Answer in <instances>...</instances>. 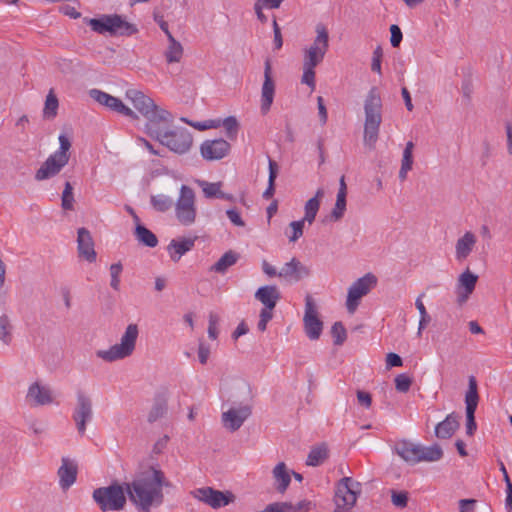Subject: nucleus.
I'll return each mask as SVG.
<instances>
[{
    "instance_id": "1",
    "label": "nucleus",
    "mask_w": 512,
    "mask_h": 512,
    "mask_svg": "<svg viewBox=\"0 0 512 512\" xmlns=\"http://www.w3.org/2000/svg\"><path fill=\"white\" fill-rule=\"evenodd\" d=\"M164 474L153 467L140 473L132 482H125L130 501L139 512H150L163 503Z\"/></svg>"
},
{
    "instance_id": "2",
    "label": "nucleus",
    "mask_w": 512,
    "mask_h": 512,
    "mask_svg": "<svg viewBox=\"0 0 512 512\" xmlns=\"http://www.w3.org/2000/svg\"><path fill=\"white\" fill-rule=\"evenodd\" d=\"M313 43L303 51V74L301 82L315 89V68L324 59L329 48V33L323 24H317Z\"/></svg>"
},
{
    "instance_id": "3",
    "label": "nucleus",
    "mask_w": 512,
    "mask_h": 512,
    "mask_svg": "<svg viewBox=\"0 0 512 512\" xmlns=\"http://www.w3.org/2000/svg\"><path fill=\"white\" fill-rule=\"evenodd\" d=\"M172 123L160 122L156 126L150 125V132L147 135L176 154H186L192 147L193 136L185 127L170 129Z\"/></svg>"
},
{
    "instance_id": "4",
    "label": "nucleus",
    "mask_w": 512,
    "mask_h": 512,
    "mask_svg": "<svg viewBox=\"0 0 512 512\" xmlns=\"http://www.w3.org/2000/svg\"><path fill=\"white\" fill-rule=\"evenodd\" d=\"M382 99L376 87H372L364 101V144L374 148L378 137L380 125L382 123Z\"/></svg>"
},
{
    "instance_id": "5",
    "label": "nucleus",
    "mask_w": 512,
    "mask_h": 512,
    "mask_svg": "<svg viewBox=\"0 0 512 512\" xmlns=\"http://www.w3.org/2000/svg\"><path fill=\"white\" fill-rule=\"evenodd\" d=\"M126 97L132 102L134 108L147 120L145 132L149 134L150 125H158L160 122H174L173 115L164 108L157 106L153 99L142 91L128 89Z\"/></svg>"
},
{
    "instance_id": "6",
    "label": "nucleus",
    "mask_w": 512,
    "mask_h": 512,
    "mask_svg": "<svg viewBox=\"0 0 512 512\" xmlns=\"http://www.w3.org/2000/svg\"><path fill=\"white\" fill-rule=\"evenodd\" d=\"M126 486L112 483L106 487H99L93 491V499L101 511H120L124 509L126 499Z\"/></svg>"
},
{
    "instance_id": "7",
    "label": "nucleus",
    "mask_w": 512,
    "mask_h": 512,
    "mask_svg": "<svg viewBox=\"0 0 512 512\" xmlns=\"http://www.w3.org/2000/svg\"><path fill=\"white\" fill-rule=\"evenodd\" d=\"M361 487V483L351 477L341 478L335 485L333 512H351L361 494Z\"/></svg>"
},
{
    "instance_id": "8",
    "label": "nucleus",
    "mask_w": 512,
    "mask_h": 512,
    "mask_svg": "<svg viewBox=\"0 0 512 512\" xmlns=\"http://www.w3.org/2000/svg\"><path fill=\"white\" fill-rule=\"evenodd\" d=\"M138 334V326L129 324L121 336L120 343L111 346L107 350H98L96 352L97 357L106 362H113L130 356L135 349Z\"/></svg>"
},
{
    "instance_id": "9",
    "label": "nucleus",
    "mask_w": 512,
    "mask_h": 512,
    "mask_svg": "<svg viewBox=\"0 0 512 512\" xmlns=\"http://www.w3.org/2000/svg\"><path fill=\"white\" fill-rule=\"evenodd\" d=\"M89 26L99 34L109 33L111 35H132L138 30L134 24L127 22L120 15H102L100 18L89 20Z\"/></svg>"
},
{
    "instance_id": "10",
    "label": "nucleus",
    "mask_w": 512,
    "mask_h": 512,
    "mask_svg": "<svg viewBox=\"0 0 512 512\" xmlns=\"http://www.w3.org/2000/svg\"><path fill=\"white\" fill-rule=\"evenodd\" d=\"M175 215L180 224L190 226L196 220L195 193L192 188L182 185L175 203Z\"/></svg>"
},
{
    "instance_id": "11",
    "label": "nucleus",
    "mask_w": 512,
    "mask_h": 512,
    "mask_svg": "<svg viewBox=\"0 0 512 512\" xmlns=\"http://www.w3.org/2000/svg\"><path fill=\"white\" fill-rule=\"evenodd\" d=\"M376 284L377 278L372 273H367L353 282L347 294L346 307L348 312L354 313L359 305V300L367 295Z\"/></svg>"
},
{
    "instance_id": "12",
    "label": "nucleus",
    "mask_w": 512,
    "mask_h": 512,
    "mask_svg": "<svg viewBox=\"0 0 512 512\" xmlns=\"http://www.w3.org/2000/svg\"><path fill=\"white\" fill-rule=\"evenodd\" d=\"M72 418L78 433L83 436L86 432L87 423L93 418V406L91 398L82 390H78L76 393V406Z\"/></svg>"
},
{
    "instance_id": "13",
    "label": "nucleus",
    "mask_w": 512,
    "mask_h": 512,
    "mask_svg": "<svg viewBox=\"0 0 512 512\" xmlns=\"http://www.w3.org/2000/svg\"><path fill=\"white\" fill-rule=\"evenodd\" d=\"M478 401L479 395L477 390V381L474 376H470L468 390L465 395L466 433L469 436H472L477 429V424L475 421V411L477 409Z\"/></svg>"
},
{
    "instance_id": "14",
    "label": "nucleus",
    "mask_w": 512,
    "mask_h": 512,
    "mask_svg": "<svg viewBox=\"0 0 512 512\" xmlns=\"http://www.w3.org/2000/svg\"><path fill=\"white\" fill-rule=\"evenodd\" d=\"M304 328L306 335L311 340H317L323 329V323L318 318L317 310L313 298L307 295L305 298Z\"/></svg>"
},
{
    "instance_id": "15",
    "label": "nucleus",
    "mask_w": 512,
    "mask_h": 512,
    "mask_svg": "<svg viewBox=\"0 0 512 512\" xmlns=\"http://www.w3.org/2000/svg\"><path fill=\"white\" fill-rule=\"evenodd\" d=\"M89 96L99 104L107 107L112 111H115L117 113H120L133 119L137 118L135 112L126 105H124V103L119 98L114 97L104 91L94 88L89 90Z\"/></svg>"
},
{
    "instance_id": "16",
    "label": "nucleus",
    "mask_w": 512,
    "mask_h": 512,
    "mask_svg": "<svg viewBox=\"0 0 512 512\" xmlns=\"http://www.w3.org/2000/svg\"><path fill=\"white\" fill-rule=\"evenodd\" d=\"M275 96V82L272 78V65L270 59L264 62V81L261 88L260 109L263 114L270 110Z\"/></svg>"
},
{
    "instance_id": "17",
    "label": "nucleus",
    "mask_w": 512,
    "mask_h": 512,
    "mask_svg": "<svg viewBox=\"0 0 512 512\" xmlns=\"http://www.w3.org/2000/svg\"><path fill=\"white\" fill-rule=\"evenodd\" d=\"M252 409L250 405H240L238 407H231L222 413V423L226 429L231 432L237 431L250 417Z\"/></svg>"
},
{
    "instance_id": "18",
    "label": "nucleus",
    "mask_w": 512,
    "mask_h": 512,
    "mask_svg": "<svg viewBox=\"0 0 512 512\" xmlns=\"http://www.w3.org/2000/svg\"><path fill=\"white\" fill-rule=\"evenodd\" d=\"M194 497L214 509L228 505L232 501V494L227 495L211 487L199 488L193 492Z\"/></svg>"
},
{
    "instance_id": "19",
    "label": "nucleus",
    "mask_w": 512,
    "mask_h": 512,
    "mask_svg": "<svg viewBox=\"0 0 512 512\" xmlns=\"http://www.w3.org/2000/svg\"><path fill=\"white\" fill-rule=\"evenodd\" d=\"M230 151V144L220 138L206 140L200 146V153L205 160L214 161L224 158Z\"/></svg>"
},
{
    "instance_id": "20",
    "label": "nucleus",
    "mask_w": 512,
    "mask_h": 512,
    "mask_svg": "<svg viewBox=\"0 0 512 512\" xmlns=\"http://www.w3.org/2000/svg\"><path fill=\"white\" fill-rule=\"evenodd\" d=\"M309 275L310 269L295 257L285 263L278 272V277L288 282H298Z\"/></svg>"
},
{
    "instance_id": "21",
    "label": "nucleus",
    "mask_w": 512,
    "mask_h": 512,
    "mask_svg": "<svg viewBox=\"0 0 512 512\" xmlns=\"http://www.w3.org/2000/svg\"><path fill=\"white\" fill-rule=\"evenodd\" d=\"M478 281V276L466 269L460 274L456 284V294L458 304H464L473 293Z\"/></svg>"
},
{
    "instance_id": "22",
    "label": "nucleus",
    "mask_w": 512,
    "mask_h": 512,
    "mask_svg": "<svg viewBox=\"0 0 512 512\" xmlns=\"http://www.w3.org/2000/svg\"><path fill=\"white\" fill-rule=\"evenodd\" d=\"M26 400L31 406L48 405L53 402L52 392L49 387L35 382L29 386Z\"/></svg>"
},
{
    "instance_id": "23",
    "label": "nucleus",
    "mask_w": 512,
    "mask_h": 512,
    "mask_svg": "<svg viewBox=\"0 0 512 512\" xmlns=\"http://www.w3.org/2000/svg\"><path fill=\"white\" fill-rule=\"evenodd\" d=\"M77 249L80 257L92 263L96 260L94 242L90 232L86 228L77 231Z\"/></svg>"
},
{
    "instance_id": "24",
    "label": "nucleus",
    "mask_w": 512,
    "mask_h": 512,
    "mask_svg": "<svg viewBox=\"0 0 512 512\" xmlns=\"http://www.w3.org/2000/svg\"><path fill=\"white\" fill-rule=\"evenodd\" d=\"M68 163L65 159L59 158L55 154H51L41 167L36 171L35 179L43 181L57 175L61 169Z\"/></svg>"
},
{
    "instance_id": "25",
    "label": "nucleus",
    "mask_w": 512,
    "mask_h": 512,
    "mask_svg": "<svg viewBox=\"0 0 512 512\" xmlns=\"http://www.w3.org/2000/svg\"><path fill=\"white\" fill-rule=\"evenodd\" d=\"M59 485L63 490L69 489L76 481L77 465L69 458H62V464L58 469Z\"/></svg>"
},
{
    "instance_id": "26",
    "label": "nucleus",
    "mask_w": 512,
    "mask_h": 512,
    "mask_svg": "<svg viewBox=\"0 0 512 512\" xmlns=\"http://www.w3.org/2000/svg\"><path fill=\"white\" fill-rule=\"evenodd\" d=\"M254 296L263 304V308L274 309L281 298V293L275 285H266L258 288Z\"/></svg>"
},
{
    "instance_id": "27",
    "label": "nucleus",
    "mask_w": 512,
    "mask_h": 512,
    "mask_svg": "<svg viewBox=\"0 0 512 512\" xmlns=\"http://www.w3.org/2000/svg\"><path fill=\"white\" fill-rule=\"evenodd\" d=\"M395 451L407 463H419L420 444L402 440L396 443Z\"/></svg>"
},
{
    "instance_id": "28",
    "label": "nucleus",
    "mask_w": 512,
    "mask_h": 512,
    "mask_svg": "<svg viewBox=\"0 0 512 512\" xmlns=\"http://www.w3.org/2000/svg\"><path fill=\"white\" fill-rule=\"evenodd\" d=\"M194 243V238H182L180 240H171L167 247L171 260L174 262H178L185 253H187L194 247Z\"/></svg>"
},
{
    "instance_id": "29",
    "label": "nucleus",
    "mask_w": 512,
    "mask_h": 512,
    "mask_svg": "<svg viewBox=\"0 0 512 512\" xmlns=\"http://www.w3.org/2000/svg\"><path fill=\"white\" fill-rule=\"evenodd\" d=\"M458 427V416L455 413H451L436 425L435 435L440 439H448L455 433Z\"/></svg>"
},
{
    "instance_id": "30",
    "label": "nucleus",
    "mask_w": 512,
    "mask_h": 512,
    "mask_svg": "<svg viewBox=\"0 0 512 512\" xmlns=\"http://www.w3.org/2000/svg\"><path fill=\"white\" fill-rule=\"evenodd\" d=\"M272 475L275 481L276 490L283 494L291 482V474L289 473L286 464L284 462L278 463L273 468Z\"/></svg>"
},
{
    "instance_id": "31",
    "label": "nucleus",
    "mask_w": 512,
    "mask_h": 512,
    "mask_svg": "<svg viewBox=\"0 0 512 512\" xmlns=\"http://www.w3.org/2000/svg\"><path fill=\"white\" fill-rule=\"evenodd\" d=\"M324 196V190L322 188H319L315 196L310 198L304 206V217L301 219L304 222H307L308 224H312L315 221L316 215L320 208L321 199Z\"/></svg>"
},
{
    "instance_id": "32",
    "label": "nucleus",
    "mask_w": 512,
    "mask_h": 512,
    "mask_svg": "<svg viewBox=\"0 0 512 512\" xmlns=\"http://www.w3.org/2000/svg\"><path fill=\"white\" fill-rule=\"evenodd\" d=\"M476 243L475 235L471 232H466L456 242V258L457 260L466 259L471 253Z\"/></svg>"
},
{
    "instance_id": "33",
    "label": "nucleus",
    "mask_w": 512,
    "mask_h": 512,
    "mask_svg": "<svg viewBox=\"0 0 512 512\" xmlns=\"http://www.w3.org/2000/svg\"><path fill=\"white\" fill-rule=\"evenodd\" d=\"M198 184L202 188V191L204 193V196L206 198H219V199H225L228 201L233 200V196L231 194H226L221 191V182H207V181H198Z\"/></svg>"
},
{
    "instance_id": "34",
    "label": "nucleus",
    "mask_w": 512,
    "mask_h": 512,
    "mask_svg": "<svg viewBox=\"0 0 512 512\" xmlns=\"http://www.w3.org/2000/svg\"><path fill=\"white\" fill-rule=\"evenodd\" d=\"M413 149H414V143L412 141H408L403 150L401 167H400L399 175H398V177L401 181L406 180L408 172L413 167Z\"/></svg>"
},
{
    "instance_id": "35",
    "label": "nucleus",
    "mask_w": 512,
    "mask_h": 512,
    "mask_svg": "<svg viewBox=\"0 0 512 512\" xmlns=\"http://www.w3.org/2000/svg\"><path fill=\"white\" fill-rule=\"evenodd\" d=\"M327 458L328 447L326 444L322 443L311 448L307 456L306 465L316 467L321 465Z\"/></svg>"
},
{
    "instance_id": "36",
    "label": "nucleus",
    "mask_w": 512,
    "mask_h": 512,
    "mask_svg": "<svg viewBox=\"0 0 512 512\" xmlns=\"http://www.w3.org/2000/svg\"><path fill=\"white\" fill-rule=\"evenodd\" d=\"M239 259V254L229 250L225 252L219 260L211 267V270L224 274L228 268L235 265Z\"/></svg>"
},
{
    "instance_id": "37",
    "label": "nucleus",
    "mask_w": 512,
    "mask_h": 512,
    "mask_svg": "<svg viewBox=\"0 0 512 512\" xmlns=\"http://www.w3.org/2000/svg\"><path fill=\"white\" fill-rule=\"evenodd\" d=\"M443 457V450L438 444L420 445L419 462H435Z\"/></svg>"
},
{
    "instance_id": "38",
    "label": "nucleus",
    "mask_w": 512,
    "mask_h": 512,
    "mask_svg": "<svg viewBox=\"0 0 512 512\" xmlns=\"http://www.w3.org/2000/svg\"><path fill=\"white\" fill-rule=\"evenodd\" d=\"M167 39L169 41L168 48L165 52V57H166L167 62L168 63L179 62L183 55L182 45L180 44V42H178L173 37V35H169V37H167Z\"/></svg>"
},
{
    "instance_id": "39",
    "label": "nucleus",
    "mask_w": 512,
    "mask_h": 512,
    "mask_svg": "<svg viewBox=\"0 0 512 512\" xmlns=\"http://www.w3.org/2000/svg\"><path fill=\"white\" fill-rule=\"evenodd\" d=\"M135 236L139 242L148 247L153 248L158 244L156 235L141 224H137L135 228Z\"/></svg>"
},
{
    "instance_id": "40",
    "label": "nucleus",
    "mask_w": 512,
    "mask_h": 512,
    "mask_svg": "<svg viewBox=\"0 0 512 512\" xmlns=\"http://www.w3.org/2000/svg\"><path fill=\"white\" fill-rule=\"evenodd\" d=\"M59 107V101L54 94L53 90H50L46 96L44 109H43V117L45 119H54L57 116V111Z\"/></svg>"
},
{
    "instance_id": "41",
    "label": "nucleus",
    "mask_w": 512,
    "mask_h": 512,
    "mask_svg": "<svg viewBox=\"0 0 512 512\" xmlns=\"http://www.w3.org/2000/svg\"><path fill=\"white\" fill-rule=\"evenodd\" d=\"M151 204L155 210L159 212H166L172 208L174 201L167 195L158 194L151 197Z\"/></svg>"
},
{
    "instance_id": "42",
    "label": "nucleus",
    "mask_w": 512,
    "mask_h": 512,
    "mask_svg": "<svg viewBox=\"0 0 512 512\" xmlns=\"http://www.w3.org/2000/svg\"><path fill=\"white\" fill-rule=\"evenodd\" d=\"M167 411V402L164 399H156L149 414L148 421L153 423L162 418Z\"/></svg>"
},
{
    "instance_id": "43",
    "label": "nucleus",
    "mask_w": 512,
    "mask_h": 512,
    "mask_svg": "<svg viewBox=\"0 0 512 512\" xmlns=\"http://www.w3.org/2000/svg\"><path fill=\"white\" fill-rule=\"evenodd\" d=\"M61 206L64 210L74 209L73 187L70 182H66L61 197Z\"/></svg>"
},
{
    "instance_id": "44",
    "label": "nucleus",
    "mask_w": 512,
    "mask_h": 512,
    "mask_svg": "<svg viewBox=\"0 0 512 512\" xmlns=\"http://www.w3.org/2000/svg\"><path fill=\"white\" fill-rule=\"evenodd\" d=\"M58 139H59L60 146H59V149L57 151H55L53 154H55L56 156L61 158V160L65 159L66 161H69V158H70L69 150L71 147V142L63 134L59 135Z\"/></svg>"
},
{
    "instance_id": "45",
    "label": "nucleus",
    "mask_w": 512,
    "mask_h": 512,
    "mask_svg": "<svg viewBox=\"0 0 512 512\" xmlns=\"http://www.w3.org/2000/svg\"><path fill=\"white\" fill-rule=\"evenodd\" d=\"M346 211V196H338L336 197V203L331 212V218L334 221L340 220Z\"/></svg>"
},
{
    "instance_id": "46",
    "label": "nucleus",
    "mask_w": 512,
    "mask_h": 512,
    "mask_svg": "<svg viewBox=\"0 0 512 512\" xmlns=\"http://www.w3.org/2000/svg\"><path fill=\"white\" fill-rule=\"evenodd\" d=\"M331 334L335 345H342L346 340V329L341 322H335L331 328Z\"/></svg>"
},
{
    "instance_id": "47",
    "label": "nucleus",
    "mask_w": 512,
    "mask_h": 512,
    "mask_svg": "<svg viewBox=\"0 0 512 512\" xmlns=\"http://www.w3.org/2000/svg\"><path fill=\"white\" fill-rule=\"evenodd\" d=\"M123 267L121 263H114L110 266L111 281L110 286L115 290L120 289V274L122 273Z\"/></svg>"
},
{
    "instance_id": "48",
    "label": "nucleus",
    "mask_w": 512,
    "mask_h": 512,
    "mask_svg": "<svg viewBox=\"0 0 512 512\" xmlns=\"http://www.w3.org/2000/svg\"><path fill=\"white\" fill-rule=\"evenodd\" d=\"M412 379L406 374H399L395 378V388L398 392L406 393L409 391Z\"/></svg>"
},
{
    "instance_id": "49",
    "label": "nucleus",
    "mask_w": 512,
    "mask_h": 512,
    "mask_svg": "<svg viewBox=\"0 0 512 512\" xmlns=\"http://www.w3.org/2000/svg\"><path fill=\"white\" fill-rule=\"evenodd\" d=\"M181 121L193 126L194 128L198 130H206L210 128H217L220 126L221 121L220 120H208L205 122H191L187 118H181Z\"/></svg>"
},
{
    "instance_id": "50",
    "label": "nucleus",
    "mask_w": 512,
    "mask_h": 512,
    "mask_svg": "<svg viewBox=\"0 0 512 512\" xmlns=\"http://www.w3.org/2000/svg\"><path fill=\"white\" fill-rule=\"evenodd\" d=\"M273 310L269 308H262L260 311V319L257 324V328L259 331L264 332L267 328L268 322L273 318Z\"/></svg>"
},
{
    "instance_id": "51",
    "label": "nucleus",
    "mask_w": 512,
    "mask_h": 512,
    "mask_svg": "<svg viewBox=\"0 0 512 512\" xmlns=\"http://www.w3.org/2000/svg\"><path fill=\"white\" fill-rule=\"evenodd\" d=\"M10 320L7 315L0 316V339L4 343H8L9 337Z\"/></svg>"
},
{
    "instance_id": "52",
    "label": "nucleus",
    "mask_w": 512,
    "mask_h": 512,
    "mask_svg": "<svg viewBox=\"0 0 512 512\" xmlns=\"http://www.w3.org/2000/svg\"><path fill=\"white\" fill-rule=\"evenodd\" d=\"M304 224L305 222L302 220L292 221L290 223V227L292 229V235L289 236L290 242L297 241L303 235Z\"/></svg>"
},
{
    "instance_id": "53",
    "label": "nucleus",
    "mask_w": 512,
    "mask_h": 512,
    "mask_svg": "<svg viewBox=\"0 0 512 512\" xmlns=\"http://www.w3.org/2000/svg\"><path fill=\"white\" fill-rule=\"evenodd\" d=\"M222 125L228 133L230 138L234 137L237 133L238 122L235 117L229 116L222 121Z\"/></svg>"
},
{
    "instance_id": "54",
    "label": "nucleus",
    "mask_w": 512,
    "mask_h": 512,
    "mask_svg": "<svg viewBox=\"0 0 512 512\" xmlns=\"http://www.w3.org/2000/svg\"><path fill=\"white\" fill-rule=\"evenodd\" d=\"M390 42L393 47H398L402 41L403 35L401 29L396 24L390 26Z\"/></svg>"
},
{
    "instance_id": "55",
    "label": "nucleus",
    "mask_w": 512,
    "mask_h": 512,
    "mask_svg": "<svg viewBox=\"0 0 512 512\" xmlns=\"http://www.w3.org/2000/svg\"><path fill=\"white\" fill-rule=\"evenodd\" d=\"M408 502V496L406 492H393L392 493V503L397 507H406Z\"/></svg>"
},
{
    "instance_id": "56",
    "label": "nucleus",
    "mask_w": 512,
    "mask_h": 512,
    "mask_svg": "<svg viewBox=\"0 0 512 512\" xmlns=\"http://www.w3.org/2000/svg\"><path fill=\"white\" fill-rule=\"evenodd\" d=\"M226 215L235 226L243 227L245 225L239 212L236 209H228L226 211Z\"/></svg>"
},
{
    "instance_id": "57",
    "label": "nucleus",
    "mask_w": 512,
    "mask_h": 512,
    "mask_svg": "<svg viewBox=\"0 0 512 512\" xmlns=\"http://www.w3.org/2000/svg\"><path fill=\"white\" fill-rule=\"evenodd\" d=\"M210 355V348L203 342L199 343L198 357L201 364H206Z\"/></svg>"
},
{
    "instance_id": "58",
    "label": "nucleus",
    "mask_w": 512,
    "mask_h": 512,
    "mask_svg": "<svg viewBox=\"0 0 512 512\" xmlns=\"http://www.w3.org/2000/svg\"><path fill=\"white\" fill-rule=\"evenodd\" d=\"M357 399L360 405L369 408L372 404V397L368 392L357 391Z\"/></svg>"
},
{
    "instance_id": "59",
    "label": "nucleus",
    "mask_w": 512,
    "mask_h": 512,
    "mask_svg": "<svg viewBox=\"0 0 512 512\" xmlns=\"http://www.w3.org/2000/svg\"><path fill=\"white\" fill-rule=\"evenodd\" d=\"M476 500L461 499L459 501V512H473Z\"/></svg>"
},
{
    "instance_id": "60",
    "label": "nucleus",
    "mask_w": 512,
    "mask_h": 512,
    "mask_svg": "<svg viewBox=\"0 0 512 512\" xmlns=\"http://www.w3.org/2000/svg\"><path fill=\"white\" fill-rule=\"evenodd\" d=\"M317 105H318V113H319L320 121L324 125L327 122L328 115H327L326 107L324 105V100L321 96L317 97Z\"/></svg>"
},
{
    "instance_id": "61",
    "label": "nucleus",
    "mask_w": 512,
    "mask_h": 512,
    "mask_svg": "<svg viewBox=\"0 0 512 512\" xmlns=\"http://www.w3.org/2000/svg\"><path fill=\"white\" fill-rule=\"evenodd\" d=\"M154 20L167 37H169V35H172L171 32L169 31L168 23L164 20V17L162 15L155 12Z\"/></svg>"
},
{
    "instance_id": "62",
    "label": "nucleus",
    "mask_w": 512,
    "mask_h": 512,
    "mask_svg": "<svg viewBox=\"0 0 512 512\" xmlns=\"http://www.w3.org/2000/svg\"><path fill=\"white\" fill-rule=\"evenodd\" d=\"M387 366L400 367L402 366V358L396 353H389L386 358Z\"/></svg>"
},
{
    "instance_id": "63",
    "label": "nucleus",
    "mask_w": 512,
    "mask_h": 512,
    "mask_svg": "<svg viewBox=\"0 0 512 512\" xmlns=\"http://www.w3.org/2000/svg\"><path fill=\"white\" fill-rule=\"evenodd\" d=\"M313 504L309 500H302L294 505V512H309Z\"/></svg>"
},
{
    "instance_id": "64",
    "label": "nucleus",
    "mask_w": 512,
    "mask_h": 512,
    "mask_svg": "<svg viewBox=\"0 0 512 512\" xmlns=\"http://www.w3.org/2000/svg\"><path fill=\"white\" fill-rule=\"evenodd\" d=\"M506 483V507L509 510H512V482L510 479H507Z\"/></svg>"
}]
</instances>
